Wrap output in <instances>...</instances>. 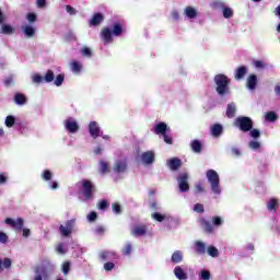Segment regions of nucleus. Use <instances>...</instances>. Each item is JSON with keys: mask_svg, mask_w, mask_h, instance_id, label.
I'll return each mask as SVG.
<instances>
[{"mask_svg": "<svg viewBox=\"0 0 280 280\" xmlns=\"http://www.w3.org/2000/svg\"><path fill=\"white\" fill-rule=\"evenodd\" d=\"M54 270H56V266L49 260H44L35 267L33 280H49Z\"/></svg>", "mask_w": 280, "mask_h": 280, "instance_id": "obj_1", "label": "nucleus"}, {"mask_svg": "<svg viewBox=\"0 0 280 280\" xmlns=\"http://www.w3.org/2000/svg\"><path fill=\"white\" fill-rule=\"evenodd\" d=\"M207 178L211 185L213 194H222V189L220 188V175H218V172H215L214 170H209L207 172Z\"/></svg>", "mask_w": 280, "mask_h": 280, "instance_id": "obj_2", "label": "nucleus"}, {"mask_svg": "<svg viewBox=\"0 0 280 280\" xmlns=\"http://www.w3.org/2000/svg\"><path fill=\"white\" fill-rule=\"evenodd\" d=\"M214 82L217 85V92L219 95H225V93H229V78L224 74H218L214 78Z\"/></svg>", "mask_w": 280, "mask_h": 280, "instance_id": "obj_3", "label": "nucleus"}, {"mask_svg": "<svg viewBox=\"0 0 280 280\" xmlns=\"http://www.w3.org/2000/svg\"><path fill=\"white\" fill-rule=\"evenodd\" d=\"M81 185V191L84 196L85 200H91L93 198V191H95V186H93V183L89 179H83L79 183Z\"/></svg>", "mask_w": 280, "mask_h": 280, "instance_id": "obj_4", "label": "nucleus"}, {"mask_svg": "<svg viewBox=\"0 0 280 280\" xmlns=\"http://www.w3.org/2000/svg\"><path fill=\"white\" fill-rule=\"evenodd\" d=\"M235 126L243 132H248L253 128V120L249 117H238L235 120Z\"/></svg>", "mask_w": 280, "mask_h": 280, "instance_id": "obj_5", "label": "nucleus"}, {"mask_svg": "<svg viewBox=\"0 0 280 280\" xmlns=\"http://www.w3.org/2000/svg\"><path fill=\"white\" fill-rule=\"evenodd\" d=\"M128 170V163L124 159L116 160L114 163L113 172L115 174H124Z\"/></svg>", "mask_w": 280, "mask_h": 280, "instance_id": "obj_6", "label": "nucleus"}, {"mask_svg": "<svg viewBox=\"0 0 280 280\" xmlns=\"http://www.w3.org/2000/svg\"><path fill=\"white\" fill-rule=\"evenodd\" d=\"M188 178L189 176L187 175V173H182L178 176L177 183H178L179 191H189V183H187Z\"/></svg>", "mask_w": 280, "mask_h": 280, "instance_id": "obj_7", "label": "nucleus"}, {"mask_svg": "<svg viewBox=\"0 0 280 280\" xmlns=\"http://www.w3.org/2000/svg\"><path fill=\"white\" fill-rule=\"evenodd\" d=\"M65 128L68 130V132L75 133L78 130H80V126L78 125V121L73 118H68L65 120Z\"/></svg>", "mask_w": 280, "mask_h": 280, "instance_id": "obj_8", "label": "nucleus"}, {"mask_svg": "<svg viewBox=\"0 0 280 280\" xmlns=\"http://www.w3.org/2000/svg\"><path fill=\"white\" fill-rule=\"evenodd\" d=\"M23 34L26 36V38L34 37V34H36V25L34 24H24L22 26Z\"/></svg>", "mask_w": 280, "mask_h": 280, "instance_id": "obj_9", "label": "nucleus"}, {"mask_svg": "<svg viewBox=\"0 0 280 280\" xmlns=\"http://www.w3.org/2000/svg\"><path fill=\"white\" fill-rule=\"evenodd\" d=\"M73 224H75V221H68L65 225H61L59 228V231L61 235L67 237V235H71V231H73Z\"/></svg>", "mask_w": 280, "mask_h": 280, "instance_id": "obj_10", "label": "nucleus"}, {"mask_svg": "<svg viewBox=\"0 0 280 280\" xmlns=\"http://www.w3.org/2000/svg\"><path fill=\"white\" fill-rule=\"evenodd\" d=\"M5 224H8L9 226H13L15 229V231H21L23 229V219H5Z\"/></svg>", "mask_w": 280, "mask_h": 280, "instance_id": "obj_11", "label": "nucleus"}, {"mask_svg": "<svg viewBox=\"0 0 280 280\" xmlns=\"http://www.w3.org/2000/svg\"><path fill=\"white\" fill-rule=\"evenodd\" d=\"M89 130L93 139H97V137H102V131H100V126H97V122L95 121L90 122Z\"/></svg>", "mask_w": 280, "mask_h": 280, "instance_id": "obj_12", "label": "nucleus"}, {"mask_svg": "<svg viewBox=\"0 0 280 280\" xmlns=\"http://www.w3.org/2000/svg\"><path fill=\"white\" fill-rule=\"evenodd\" d=\"M141 161L144 163V165H151V163H154V152L149 151L142 153Z\"/></svg>", "mask_w": 280, "mask_h": 280, "instance_id": "obj_13", "label": "nucleus"}, {"mask_svg": "<svg viewBox=\"0 0 280 280\" xmlns=\"http://www.w3.org/2000/svg\"><path fill=\"white\" fill-rule=\"evenodd\" d=\"M167 130H170V128H167V125L165 122H159L154 127L155 135L164 136L167 132Z\"/></svg>", "mask_w": 280, "mask_h": 280, "instance_id": "obj_14", "label": "nucleus"}, {"mask_svg": "<svg viewBox=\"0 0 280 280\" xmlns=\"http://www.w3.org/2000/svg\"><path fill=\"white\" fill-rule=\"evenodd\" d=\"M247 89L249 91H255V89H257V75L250 74L247 78Z\"/></svg>", "mask_w": 280, "mask_h": 280, "instance_id": "obj_15", "label": "nucleus"}, {"mask_svg": "<svg viewBox=\"0 0 280 280\" xmlns=\"http://www.w3.org/2000/svg\"><path fill=\"white\" fill-rule=\"evenodd\" d=\"M101 36L106 45L113 43V33L108 28H104Z\"/></svg>", "mask_w": 280, "mask_h": 280, "instance_id": "obj_16", "label": "nucleus"}, {"mask_svg": "<svg viewBox=\"0 0 280 280\" xmlns=\"http://www.w3.org/2000/svg\"><path fill=\"white\" fill-rule=\"evenodd\" d=\"M174 275L179 280H187V275L185 270H183V267L180 266L175 267Z\"/></svg>", "mask_w": 280, "mask_h": 280, "instance_id": "obj_17", "label": "nucleus"}, {"mask_svg": "<svg viewBox=\"0 0 280 280\" xmlns=\"http://www.w3.org/2000/svg\"><path fill=\"white\" fill-rule=\"evenodd\" d=\"M131 234L136 237L145 235V225H138L131 229Z\"/></svg>", "mask_w": 280, "mask_h": 280, "instance_id": "obj_18", "label": "nucleus"}, {"mask_svg": "<svg viewBox=\"0 0 280 280\" xmlns=\"http://www.w3.org/2000/svg\"><path fill=\"white\" fill-rule=\"evenodd\" d=\"M184 14L185 16H187V19H196V16H198V11H196V9H194L192 7H187L184 10Z\"/></svg>", "mask_w": 280, "mask_h": 280, "instance_id": "obj_19", "label": "nucleus"}, {"mask_svg": "<svg viewBox=\"0 0 280 280\" xmlns=\"http://www.w3.org/2000/svg\"><path fill=\"white\" fill-rule=\"evenodd\" d=\"M267 209L268 211H277L279 209V200L271 198L267 202Z\"/></svg>", "mask_w": 280, "mask_h": 280, "instance_id": "obj_20", "label": "nucleus"}, {"mask_svg": "<svg viewBox=\"0 0 280 280\" xmlns=\"http://www.w3.org/2000/svg\"><path fill=\"white\" fill-rule=\"evenodd\" d=\"M248 73V68L242 66L235 72V80H242Z\"/></svg>", "mask_w": 280, "mask_h": 280, "instance_id": "obj_21", "label": "nucleus"}, {"mask_svg": "<svg viewBox=\"0 0 280 280\" xmlns=\"http://www.w3.org/2000/svg\"><path fill=\"white\" fill-rule=\"evenodd\" d=\"M104 21V15L102 13H96L90 21V25H100Z\"/></svg>", "mask_w": 280, "mask_h": 280, "instance_id": "obj_22", "label": "nucleus"}, {"mask_svg": "<svg viewBox=\"0 0 280 280\" xmlns=\"http://www.w3.org/2000/svg\"><path fill=\"white\" fill-rule=\"evenodd\" d=\"M100 172L101 174H108L110 172V164L106 161L100 162Z\"/></svg>", "mask_w": 280, "mask_h": 280, "instance_id": "obj_23", "label": "nucleus"}, {"mask_svg": "<svg viewBox=\"0 0 280 280\" xmlns=\"http://www.w3.org/2000/svg\"><path fill=\"white\" fill-rule=\"evenodd\" d=\"M70 69L72 73H80V71H82V63L80 61H72L70 63Z\"/></svg>", "mask_w": 280, "mask_h": 280, "instance_id": "obj_24", "label": "nucleus"}, {"mask_svg": "<svg viewBox=\"0 0 280 280\" xmlns=\"http://www.w3.org/2000/svg\"><path fill=\"white\" fill-rule=\"evenodd\" d=\"M167 165L171 170H177L178 167H180V160L179 159H171L167 162Z\"/></svg>", "mask_w": 280, "mask_h": 280, "instance_id": "obj_25", "label": "nucleus"}, {"mask_svg": "<svg viewBox=\"0 0 280 280\" xmlns=\"http://www.w3.org/2000/svg\"><path fill=\"white\" fill-rule=\"evenodd\" d=\"M195 246H196V252L199 254V255H205L206 250H207V247L205 246V243L200 242V241H197L195 243Z\"/></svg>", "mask_w": 280, "mask_h": 280, "instance_id": "obj_26", "label": "nucleus"}, {"mask_svg": "<svg viewBox=\"0 0 280 280\" xmlns=\"http://www.w3.org/2000/svg\"><path fill=\"white\" fill-rule=\"evenodd\" d=\"M200 224H201L202 229H205L207 231V233H213V225H211V223H209V221L201 219Z\"/></svg>", "mask_w": 280, "mask_h": 280, "instance_id": "obj_27", "label": "nucleus"}, {"mask_svg": "<svg viewBox=\"0 0 280 280\" xmlns=\"http://www.w3.org/2000/svg\"><path fill=\"white\" fill-rule=\"evenodd\" d=\"M212 137H220L222 135V125H214L211 128Z\"/></svg>", "mask_w": 280, "mask_h": 280, "instance_id": "obj_28", "label": "nucleus"}, {"mask_svg": "<svg viewBox=\"0 0 280 280\" xmlns=\"http://www.w3.org/2000/svg\"><path fill=\"white\" fill-rule=\"evenodd\" d=\"M172 261L174 264H180V261H183V252H175L173 255H172Z\"/></svg>", "mask_w": 280, "mask_h": 280, "instance_id": "obj_29", "label": "nucleus"}, {"mask_svg": "<svg viewBox=\"0 0 280 280\" xmlns=\"http://www.w3.org/2000/svg\"><path fill=\"white\" fill-rule=\"evenodd\" d=\"M1 30L3 34H7V35L14 34V27L10 24H2Z\"/></svg>", "mask_w": 280, "mask_h": 280, "instance_id": "obj_30", "label": "nucleus"}, {"mask_svg": "<svg viewBox=\"0 0 280 280\" xmlns=\"http://www.w3.org/2000/svg\"><path fill=\"white\" fill-rule=\"evenodd\" d=\"M14 102H15V104H19L20 106H23V104H25V102H27V98L23 94H15Z\"/></svg>", "mask_w": 280, "mask_h": 280, "instance_id": "obj_31", "label": "nucleus"}, {"mask_svg": "<svg viewBox=\"0 0 280 280\" xmlns=\"http://www.w3.org/2000/svg\"><path fill=\"white\" fill-rule=\"evenodd\" d=\"M248 148L250 150H260L261 149V142H259L258 140H252L248 142Z\"/></svg>", "mask_w": 280, "mask_h": 280, "instance_id": "obj_32", "label": "nucleus"}, {"mask_svg": "<svg viewBox=\"0 0 280 280\" xmlns=\"http://www.w3.org/2000/svg\"><path fill=\"white\" fill-rule=\"evenodd\" d=\"M122 32H124V27H121V24L119 23L114 24V27H113L114 36H121Z\"/></svg>", "mask_w": 280, "mask_h": 280, "instance_id": "obj_33", "label": "nucleus"}, {"mask_svg": "<svg viewBox=\"0 0 280 280\" xmlns=\"http://www.w3.org/2000/svg\"><path fill=\"white\" fill-rule=\"evenodd\" d=\"M31 80L34 84H40L45 82V79L38 73L32 74Z\"/></svg>", "mask_w": 280, "mask_h": 280, "instance_id": "obj_34", "label": "nucleus"}, {"mask_svg": "<svg viewBox=\"0 0 280 280\" xmlns=\"http://www.w3.org/2000/svg\"><path fill=\"white\" fill-rule=\"evenodd\" d=\"M235 110H236L235 105L233 103L229 104L228 108H226V116L230 117V118L235 117Z\"/></svg>", "mask_w": 280, "mask_h": 280, "instance_id": "obj_35", "label": "nucleus"}, {"mask_svg": "<svg viewBox=\"0 0 280 280\" xmlns=\"http://www.w3.org/2000/svg\"><path fill=\"white\" fill-rule=\"evenodd\" d=\"M207 253L210 257H218L220 255V252L218 250V248L213 246H209L207 249Z\"/></svg>", "mask_w": 280, "mask_h": 280, "instance_id": "obj_36", "label": "nucleus"}, {"mask_svg": "<svg viewBox=\"0 0 280 280\" xmlns=\"http://www.w3.org/2000/svg\"><path fill=\"white\" fill-rule=\"evenodd\" d=\"M199 279L200 280L211 279V272H209V270H201L200 273H199Z\"/></svg>", "mask_w": 280, "mask_h": 280, "instance_id": "obj_37", "label": "nucleus"}, {"mask_svg": "<svg viewBox=\"0 0 280 280\" xmlns=\"http://www.w3.org/2000/svg\"><path fill=\"white\" fill-rule=\"evenodd\" d=\"M153 220H156V222H163V220H167V215L161 214L159 212H155L152 214Z\"/></svg>", "mask_w": 280, "mask_h": 280, "instance_id": "obj_38", "label": "nucleus"}, {"mask_svg": "<svg viewBox=\"0 0 280 280\" xmlns=\"http://www.w3.org/2000/svg\"><path fill=\"white\" fill-rule=\"evenodd\" d=\"M12 266V260L9 258H4L3 261L0 260V270H3V268H10Z\"/></svg>", "mask_w": 280, "mask_h": 280, "instance_id": "obj_39", "label": "nucleus"}, {"mask_svg": "<svg viewBox=\"0 0 280 280\" xmlns=\"http://www.w3.org/2000/svg\"><path fill=\"white\" fill-rule=\"evenodd\" d=\"M191 150H194L195 152H200V150H202V144H200L199 141L194 140L191 142Z\"/></svg>", "mask_w": 280, "mask_h": 280, "instance_id": "obj_40", "label": "nucleus"}, {"mask_svg": "<svg viewBox=\"0 0 280 280\" xmlns=\"http://www.w3.org/2000/svg\"><path fill=\"white\" fill-rule=\"evenodd\" d=\"M266 121H277V115L275 112H269L265 115Z\"/></svg>", "mask_w": 280, "mask_h": 280, "instance_id": "obj_41", "label": "nucleus"}, {"mask_svg": "<svg viewBox=\"0 0 280 280\" xmlns=\"http://www.w3.org/2000/svg\"><path fill=\"white\" fill-rule=\"evenodd\" d=\"M223 16H224V19H231V16H233V9L224 8L223 9Z\"/></svg>", "mask_w": 280, "mask_h": 280, "instance_id": "obj_42", "label": "nucleus"}, {"mask_svg": "<svg viewBox=\"0 0 280 280\" xmlns=\"http://www.w3.org/2000/svg\"><path fill=\"white\" fill-rule=\"evenodd\" d=\"M69 270H71V262L66 261L62 264V272L63 275H69Z\"/></svg>", "mask_w": 280, "mask_h": 280, "instance_id": "obj_43", "label": "nucleus"}, {"mask_svg": "<svg viewBox=\"0 0 280 280\" xmlns=\"http://www.w3.org/2000/svg\"><path fill=\"white\" fill-rule=\"evenodd\" d=\"M45 82H54V71L48 70L44 78Z\"/></svg>", "mask_w": 280, "mask_h": 280, "instance_id": "obj_44", "label": "nucleus"}, {"mask_svg": "<svg viewBox=\"0 0 280 280\" xmlns=\"http://www.w3.org/2000/svg\"><path fill=\"white\" fill-rule=\"evenodd\" d=\"M249 135L252 139H259V137H261L259 129H253Z\"/></svg>", "mask_w": 280, "mask_h": 280, "instance_id": "obj_45", "label": "nucleus"}, {"mask_svg": "<svg viewBox=\"0 0 280 280\" xmlns=\"http://www.w3.org/2000/svg\"><path fill=\"white\" fill-rule=\"evenodd\" d=\"M62 82H65V75L63 74L57 75V78L55 80V85L56 86H61Z\"/></svg>", "mask_w": 280, "mask_h": 280, "instance_id": "obj_46", "label": "nucleus"}, {"mask_svg": "<svg viewBox=\"0 0 280 280\" xmlns=\"http://www.w3.org/2000/svg\"><path fill=\"white\" fill-rule=\"evenodd\" d=\"M5 126L8 128H12L14 126V116H8L5 119Z\"/></svg>", "mask_w": 280, "mask_h": 280, "instance_id": "obj_47", "label": "nucleus"}, {"mask_svg": "<svg viewBox=\"0 0 280 280\" xmlns=\"http://www.w3.org/2000/svg\"><path fill=\"white\" fill-rule=\"evenodd\" d=\"M56 250L57 253H59V255H65V253H67V248L65 247L63 244L57 245Z\"/></svg>", "mask_w": 280, "mask_h": 280, "instance_id": "obj_48", "label": "nucleus"}, {"mask_svg": "<svg viewBox=\"0 0 280 280\" xmlns=\"http://www.w3.org/2000/svg\"><path fill=\"white\" fill-rule=\"evenodd\" d=\"M81 54H82V56H86V58H91V56H92L91 48H88V47L82 48Z\"/></svg>", "mask_w": 280, "mask_h": 280, "instance_id": "obj_49", "label": "nucleus"}, {"mask_svg": "<svg viewBox=\"0 0 280 280\" xmlns=\"http://www.w3.org/2000/svg\"><path fill=\"white\" fill-rule=\"evenodd\" d=\"M194 211H196V213H202V211H205V206L197 203L194 206Z\"/></svg>", "mask_w": 280, "mask_h": 280, "instance_id": "obj_50", "label": "nucleus"}, {"mask_svg": "<svg viewBox=\"0 0 280 280\" xmlns=\"http://www.w3.org/2000/svg\"><path fill=\"white\" fill-rule=\"evenodd\" d=\"M66 12H68V14H71V15L78 14V11L71 5L66 7Z\"/></svg>", "mask_w": 280, "mask_h": 280, "instance_id": "obj_51", "label": "nucleus"}, {"mask_svg": "<svg viewBox=\"0 0 280 280\" xmlns=\"http://www.w3.org/2000/svg\"><path fill=\"white\" fill-rule=\"evenodd\" d=\"M8 183V174L0 173V185H5Z\"/></svg>", "mask_w": 280, "mask_h": 280, "instance_id": "obj_52", "label": "nucleus"}, {"mask_svg": "<svg viewBox=\"0 0 280 280\" xmlns=\"http://www.w3.org/2000/svg\"><path fill=\"white\" fill-rule=\"evenodd\" d=\"M43 178H44V180H51V176H52V174L50 173V171H44V173H43Z\"/></svg>", "mask_w": 280, "mask_h": 280, "instance_id": "obj_53", "label": "nucleus"}, {"mask_svg": "<svg viewBox=\"0 0 280 280\" xmlns=\"http://www.w3.org/2000/svg\"><path fill=\"white\" fill-rule=\"evenodd\" d=\"M112 209L114 213H121V206H119V203H113Z\"/></svg>", "mask_w": 280, "mask_h": 280, "instance_id": "obj_54", "label": "nucleus"}, {"mask_svg": "<svg viewBox=\"0 0 280 280\" xmlns=\"http://www.w3.org/2000/svg\"><path fill=\"white\" fill-rule=\"evenodd\" d=\"M26 19H27L28 23H35V21H36V14H35V13H28V14L26 15Z\"/></svg>", "mask_w": 280, "mask_h": 280, "instance_id": "obj_55", "label": "nucleus"}, {"mask_svg": "<svg viewBox=\"0 0 280 280\" xmlns=\"http://www.w3.org/2000/svg\"><path fill=\"white\" fill-rule=\"evenodd\" d=\"M254 67L256 69H264L266 67V63H264V61L257 60V61H254Z\"/></svg>", "mask_w": 280, "mask_h": 280, "instance_id": "obj_56", "label": "nucleus"}, {"mask_svg": "<svg viewBox=\"0 0 280 280\" xmlns=\"http://www.w3.org/2000/svg\"><path fill=\"white\" fill-rule=\"evenodd\" d=\"M88 220H89V222H95V220H97V213L96 212H91L88 215Z\"/></svg>", "mask_w": 280, "mask_h": 280, "instance_id": "obj_57", "label": "nucleus"}, {"mask_svg": "<svg viewBox=\"0 0 280 280\" xmlns=\"http://www.w3.org/2000/svg\"><path fill=\"white\" fill-rule=\"evenodd\" d=\"M212 222H213L214 226H220V224H222V218H220V217H214V218L212 219Z\"/></svg>", "mask_w": 280, "mask_h": 280, "instance_id": "obj_58", "label": "nucleus"}, {"mask_svg": "<svg viewBox=\"0 0 280 280\" xmlns=\"http://www.w3.org/2000/svg\"><path fill=\"white\" fill-rule=\"evenodd\" d=\"M0 242L1 244H5L8 242V234L0 232Z\"/></svg>", "mask_w": 280, "mask_h": 280, "instance_id": "obj_59", "label": "nucleus"}, {"mask_svg": "<svg viewBox=\"0 0 280 280\" xmlns=\"http://www.w3.org/2000/svg\"><path fill=\"white\" fill-rule=\"evenodd\" d=\"M107 207H108V202L104 200L98 202V209H101L102 211H104V209H106Z\"/></svg>", "mask_w": 280, "mask_h": 280, "instance_id": "obj_60", "label": "nucleus"}, {"mask_svg": "<svg viewBox=\"0 0 280 280\" xmlns=\"http://www.w3.org/2000/svg\"><path fill=\"white\" fill-rule=\"evenodd\" d=\"M113 268H115V264H113V262H106L104 265V269L107 270V271L113 270Z\"/></svg>", "mask_w": 280, "mask_h": 280, "instance_id": "obj_61", "label": "nucleus"}, {"mask_svg": "<svg viewBox=\"0 0 280 280\" xmlns=\"http://www.w3.org/2000/svg\"><path fill=\"white\" fill-rule=\"evenodd\" d=\"M131 252H132L131 245H126L125 249L122 250L124 255H130Z\"/></svg>", "mask_w": 280, "mask_h": 280, "instance_id": "obj_62", "label": "nucleus"}, {"mask_svg": "<svg viewBox=\"0 0 280 280\" xmlns=\"http://www.w3.org/2000/svg\"><path fill=\"white\" fill-rule=\"evenodd\" d=\"M162 137L164 138L165 143H168V145H172V138H170V136H167V133H165Z\"/></svg>", "mask_w": 280, "mask_h": 280, "instance_id": "obj_63", "label": "nucleus"}, {"mask_svg": "<svg viewBox=\"0 0 280 280\" xmlns=\"http://www.w3.org/2000/svg\"><path fill=\"white\" fill-rule=\"evenodd\" d=\"M45 3H47V0H37V8H45Z\"/></svg>", "mask_w": 280, "mask_h": 280, "instance_id": "obj_64", "label": "nucleus"}]
</instances>
